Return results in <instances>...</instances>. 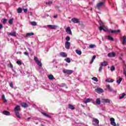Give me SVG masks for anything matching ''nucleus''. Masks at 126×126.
<instances>
[{"label":"nucleus","mask_w":126,"mask_h":126,"mask_svg":"<svg viewBox=\"0 0 126 126\" xmlns=\"http://www.w3.org/2000/svg\"><path fill=\"white\" fill-rule=\"evenodd\" d=\"M106 38L109 40V41H114V38L113 37L110 36V35H107L106 36Z\"/></svg>","instance_id":"nucleus-26"},{"label":"nucleus","mask_w":126,"mask_h":126,"mask_svg":"<svg viewBox=\"0 0 126 126\" xmlns=\"http://www.w3.org/2000/svg\"><path fill=\"white\" fill-rule=\"evenodd\" d=\"M121 41H122V45H126V36L124 35L121 37Z\"/></svg>","instance_id":"nucleus-11"},{"label":"nucleus","mask_w":126,"mask_h":126,"mask_svg":"<svg viewBox=\"0 0 126 126\" xmlns=\"http://www.w3.org/2000/svg\"><path fill=\"white\" fill-rule=\"evenodd\" d=\"M92 80H94V81H96V82H98V79L97 78L94 77L92 78Z\"/></svg>","instance_id":"nucleus-40"},{"label":"nucleus","mask_w":126,"mask_h":126,"mask_svg":"<svg viewBox=\"0 0 126 126\" xmlns=\"http://www.w3.org/2000/svg\"><path fill=\"white\" fill-rule=\"evenodd\" d=\"M126 94L125 93H123L122 96L119 97V99L122 100V99H124L125 98V96H126Z\"/></svg>","instance_id":"nucleus-30"},{"label":"nucleus","mask_w":126,"mask_h":126,"mask_svg":"<svg viewBox=\"0 0 126 126\" xmlns=\"http://www.w3.org/2000/svg\"><path fill=\"white\" fill-rule=\"evenodd\" d=\"M58 17V15H56L54 16V18H57Z\"/></svg>","instance_id":"nucleus-52"},{"label":"nucleus","mask_w":126,"mask_h":126,"mask_svg":"<svg viewBox=\"0 0 126 126\" xmlns=\"http://www.w3.org/2000/svg\"><path fill=\"white\" fill-rule=\"evenodd\" d=\"M122 80H123V78H120L119 80H117L116 82L118 84H121V82H122Z\"/></svg>","instance_id":"nucleus-32"},{"label":"nucleus","mask_w":126,"mask_h":126,"mask_svg":"<svg viewBox=\"0 0 126 126\" xmlns=\"http://www.w3.org/2000/svg\"><path fill=\"white\" fill-rule=\"evenodd\" d=\"M65 32H66L67 34H68L69 35H72V32H71V29H70V27H68L65 29Z\"/></svg>","instance_id":"nucleus-9"},{"label":"nucleus","mask_w":126,"mask_h":126,"mask_svg":"<svg viewBox=\"0 0 126 126\" xmlns=\"http://www.w3.org/2000/svg\"><path fill=\"white\" fill-rule=\"evenodd\" d=\"M7 21V20H6V19H4L3 20V23H4V24H5V23H6V22Z\"/></svg>","instance_id":"nucleus-46"},{"label":"nucleus","mask_w":126,"mask_h":126,"mask_svg":"<svg viewBox=\"0 0 126 126\" xmlns=\"http://www.w3.org/2000/svg\"><path fill=\"white\" fill-rule=\"evenodd\" d=\"M104 5H105V2H100L99 3H98L96 5V8H97V9H100L101 8V7H103V6H104Z\"/></svg>","instance_id":"nucleus-3"},{"label":"nucleus","mask_w":126,"mask_h":126,"mask_svg":"<svg viewBox=\"0 0 126 126\" xmlns=\"http://www.w3.org/2000/svg\"><path fill=\"white\" fill-rule=\"evenodd\" d=\"M95 91L97 93H102V92H103V89L98 88L95 90Z\"/></svg>","instance_id":"nucleus-18"},{"label":"nucleus","mask_w":126,"mask_h":126,"mask_svg":"<svg viewBox=\"0 0 126 126\" xmlns=\"http://www.w3.org/2000/svg\"><path fill=\"white\" fill-rule=\"evenodd\" d=\"M64 61H65V62H66V63H70V62H71L70 58H69L65 59Z\"/></svg>","instance_id":"nucleus-35"},{"label":"nucleus","mask_w":126,"mask_h":126,"mask_svg":"<svg viewBox=\"0 0 126 126\" xmlns=\"http://www.w3.org/2000/svg\"><path fill=\"white\" fill-rule=\"evenodd\" d=\"M28 50H29V51H30V52H31V51H32L31 48H28Z\"/></svg>","instance_id":"nucleus-55"},{"label":"nucleus","mask_w":126,"mask_h":126,"mask_svg":"<svg viewBox=\"0 0 126 126\" xmlns=\"http://www.w3.org/2000/svg\"><path fill=\"white\" fill-rule=\"evenodd\" d=\"M47 27H49L50 28V29H57V28L58 27L56 25H47Z\"/></svg>","instance_id":"nucleus-16"},{"label":"nucleus","mask_w":126,"mask_h":126,"mask_svg":"<svg viewBox=\"0 0 126 126\" xmlns=\"http://www.w3.org/2000/svg\"><path fill=\"white\" fill-rule=\"evenodd\" d=\"M55 62H56V59H54L53 61V63H55Z\"/></svg>","instance_id":"nucleus-56"},{"label":"nucleus","mask_w":126,"mask_h":126,"mask_svg":"<svg viewBox=\"0 0 126 126\" xmlns=\"http://www.w3.org/2000/svg\"><path fill=\"white\" fill-rule=\"evenodd\" d=\"M24 54L25 55V56H29L28 52H25L24 53Z\"/></svg>","instance_id":"nucleus-50"},{"label":"nucleus","mask_w":126,"mask_h":126,"mask_svg":"<svg viewBox=\"0 0 126 126\" xmlns=\"http://www.w3.org/2000/svg\"><path fill=\"white\" fill-rule=\"evenodd\" d=\"M4 100V103H5V102H7V100H6V99H3Z\"/></svg>","instance_id":"nucleus-53"},{"label":"nucleus","mask_w":126,"mask_h":126,"mask_svg":"<svg viewBox=\"0 0 126 126\" xmlns=\"http://www.w3.org/2000/svg\"><path fill=\"white\" fill-rule=\"evenodd\" d=\"M14 111L15 112L16 117H17V118H18V119H21V116H20V114L19 113L20 112V111H21L20 106H16V107L14 108Z\"/></svg>","instance_id":"nucleus-1"},{"label":"nucleus","mask_w":126,"mask_h":126,"mask_svg":"<svg viewBox=\"0 0 126 126\" xmlns=\"http://www.w3.org/2000/svg\"><path fill=\"white\" fill-rule=\"evenodd\" d=\"M48 77L50 80H53V79H55V77L52 74H50L48 76Z\"/></svg>","instance_id":"nucleus-25"},{"label":"nucleus","mask_w":126,"mask_h":126,"mask_svg":"<svg viewBox=\"0 0 126 126\" xmlns=\"http://www.w3.org/2000/svg\"><path fill=\"white\" fill-rule=\"evenodd\" d=\"M100 65H101V66H107V65H108V62L106 61L102 62L100 63Z\"/></svg>","instance_id":"nucleus-19"},{"label":"nucleus","mask_w":126,"mask_h":126,"mask_svg":"<svg viewBox=\"0 0 126 126\" xmlns=\"http://www.w3.org/2000/svg\"><path fill=\"white\" fill-rule=\"evenodd\" d=\"M3 27L2 25L0 24V29H2Z\"/></svg>","instance_id":"nucleus-51"},{"label":"nucleus","mask_w":126,"mask_h":126,"mask_svg":"<svg viewBox=\"0 0 126 126\" xmlns=\"http://www.w3.org/2000/svg\"><path fill=\"white\" fill-rule=\"evenodd\" d=\"M13 23V19H11L8 21L9 24H12Z\"/></svg>","instance_id":"nucleus-39"},{"label":"nucleus","mask_w":126,"mask_h":126,"mask_svg":"<svg viewBox=\"0 0 126 126\" xmlns=\"http://www.w3.org/2000/svg\"><path fill=\"white\" fill-rule=\"evenodd\" d=\"M10 66H11V67H12V64H10Z\"/></svg>","instance_id":"nucleus-57"},{"label":"nucleus","mask_w":126,"mask_h":126,"mask_svg":"<svg viewBox=\"0 0 126 126\" xmlns=\"http://www.w3.org/2000/svg\"><path fill=\"white\" fill-rule=\"evenodd\" d=\"M30 119H31L30 117L28 118V120H30Z\"/></svg>","instance_id":"nucleus-58"},{"label":"nucleus","mask_w":126,"mask_h":126,"mask_svg":"<svg viewBox=\"0 0 126 126\" xmlns=\"http://www.w3.org/2000/svg\"><path fill=\"white\" fill-rule=\"evenodd\" d=\"M108 57H109L110 58H114L116 57V53L114 52L108 53Z\"/></svg>","instance_id":"nucleus-15"},{"label":"nucleus","mask_w":126,"mask_h":126,"mask_svg":"<svg viewBox=\"0 0 126 126\" xmlns=\"http://www.w3.org/2000/svg\"><path fill=\"white\" fill-rule=\"evenodd\" d=\"M71 21L73 23H79V20L76 18H73L71 19Z\"/></svg>","instance_id":"nucleus-14"},{"label":"nucleus","mask_w":126,"mask_h":126,"mask_svg":"<svg viewBox=\"0 0 126 126\" xmlns=\"http://www.w3.org/2000/svg\"><path fill=\"white\" fill-rule=\"evenodd\" d=\"M17 10L18 13H21V12H22V8L20 7L18 8Z\"/></svg>","instance_id":"nucleus-34"},{"label":"nucleus","mask_w":126,"mask_h":126,"mask_svg":"<svg viewBox=\"0 0 126 126\" xmlns=\"http://www.w3.org/2000/svg\"><path fill=\"white\" fill-rule=\"evenodd\" d=\"M2 114L5 116H9L10 115V113L7 111H3Z\"/></svg>","instance_id":"nucleus-21"},{"label":"nucleus","mask_w":126,"mask_h":126,"mask_svg":"<svg viewBox=\"0 0 126 126\" xmlns=\"http://www.w3.org/2000/svg\"><path fill=\"white\" fill-rule=\"evenodd\" d=\"M60 55L63 58H66V57H67V54L64 52H61Z\"/></svg>","instance_id":"nucleus-17"},{"label":"nucleus","mask_w":126,"mask_h":126,"mask_svg":"<svg viewBox=\"0 0 126 126\" xmlns=\"http://www.w3.org/2000/svg\"><path fill=\"white\" fill-rule=\"evenodd\" d=\"M15 0V1H17V0Z\"/></svg>","instance_id":"nucleus-59"},{"label":"nucleus","mask_w":126,"mask_h":126,"mask_svg":"<svg viewBox=\"0 0 126 126\" xmlns=\"http://www.w3.org/2000/svg\"><path fill=\"white\" fill-rule=\"evenodd\" d=\"M31 24H32V26H36V25H37V23H36V22H31Z\"/></svg>","instance_id":"nucleus-38"},{"label":"nucleus","mask_w":126,"mask_h":126,"mask_svg":"<svg viewBox=\"0 0 126 126\" xmlns=\"http://www.w3.org/2000/svg\"><path fill=\"white\" fill-rule=\"evenodd\" d=\"M34 60L37 63V65H38L39 69H42V63H41V61H39V59H38L37 57H34Z\"/></svg>","instance_id":"nucleus-2"},{"label":"nucleus","mask_w":126,"mask_h":126,"mask_svg":"<svg viewBox=\"0 0 126 126\" xmlns=\"http://www.w3.org/2000/svg\"><path fill=\"white\" fill-rule=\"evenodd\" d=\"M102 69H103V66L100 65V66L99 67V68L98 69L99 72H101V71H102Z\"/></svg>","instance_id":"nucleus-42"},{"label":"nucleus","mask_w":126,"mask_h":126,"mask_svg":"<svg viewBox=\"0 0 126 126\" xmlns=\"http://www.w3.org/2000/svg\"><path fill=\"white\" fill-rule=\"evenodd\" d=\"M115 69H116V68H115L114 66H112L111 68L110 69L111 71H114V70H115Z\"/></svg>","instance_id":"nucleus-44"},{"label":"nucleus","mask_w":126,"mask_h":126,"mask_svg":"<svg viewBox=\"0 0 126 126\" xmlns=\"http://www.w3.org/2000/svg\"><path fill=\"white\" fill-rule=\"evenodd\" d=\"M24 10V12H25V13H26L27 12V11H28V10L27 9H23Z\"/></svg>","instance_id":"nucleus-49"},{"label":"nucleus","mask_w":126,"mask_h":126,"mask_svg":"<svg viewBox=\"0 0 126 126\" xmlns=\"http://www.w3.org/2000/svg\"><path fill=\"white\" fill-rule=\"evenodd\" d=\"M94 47H95V45L94 44H91L90 45V49H93V48H94Z\"/></svg>","instance_id":"nucleus-45"},{"label":"nucleus","mask_w":126,"mask_h":126,"mask_svg":"<svg viewBox=\"0 0 126 126\" xmlns=\"http://www.w3.org/2000/svg\"><path fill=\"white\" fill-rule=\"evenodd\" d=\"M22 107H23V108H27L28 107V104L26 103V102H22L21 103Z\"/></svg>","instance_id":"nucleus-20"},{"label":"nucleus","mask_w":126,"mask_h":126,"mask_svg":"<svg viewBox=\"0 0 126 126\" xmlns=\"http://www.w3.org/2000/svg\"><path fill=\"white\" fill-rule=\"evenodd\" d=\"M93 125L95 126H99V120L96 118H94V120L92 121Z\"/></svg>","instance_id":"nucleus-4"},{"label":"nucleus","mask_w":126,"mask_h":126,"mask_svg":"<svg viewBox=\"0 0 126 126\" xmlns=\"http://www.w3.org/2000/svg\"><path fill=\"white\" fill-rule=\"evenodd\" d=\"M101 101L102 103H107L108 104L111 103V100L108 98H102Z\"/></svg>","instance_id":"nucleus-12"},{"label":"nucleus","mask_w":126,"mask_h":126,"mask_svg":"<svg viewBox=\"0 0 126 126\" xmlns=\"http://www.w3.org/2000/svg\"><path fill=\"white\" fill-rule=\"evenodd\" d=\"M63 72L66 74L70 75L73 72V71L72 70H68L65 69L63 70Z\"/></svg>","instance_id":"nucleus-5"},{"label":"nucleus","mask_w":126,"mask_h":126,"mask_svg":"<svg viewBox=\"0 0 126 126\" xmlns=\"http://www.w3.org/2000/svg\"><path fill=\"white\" fill-rule=\"evenodd\" d=\"M106 88L108 89L110 92H113V93H117V91H114V90H113V89L112 88V87H111V86H110V85H107Z\"/></svg>","instance_id":"nucleus-6"},{"label":"nucleus","mask_w":126,"mask_h":126,"mask_svg":"<svg viewBox=\"0 0 126 126\" xmlns=\"http://www.w3.org/2000/svg\"><path fill=\"white\" fill-rule=\"evenodd\" d=\"M46 4H47V5H50L51 4H53V1H49L48 2H46Z\"/></svg>","instance_id":"nucleus-37"},{"label":"nucleus","mask_w":126,"mask_h":126,"mask_svg":"<svg viewBox=\"0 0 126 126\" xmlns=\"http://www.w3.org/2000/svg\"><path fill=\"white\" fill-rule=\"evenodd\" d=\"M111 33H114V34H117V33H120V32H121V31L120 30H113V31H111Z\"/></svg>","instance_id":"nucleus-24"},{"label":"nucleus","mask_w":126,"mask_h":126,"mask_svg":"<svg viewBox=\"0 0 126 126\" xmlns=\"http://www.w3.org/2000/svg\"><path fill=\"white\" fill-rule=\"evenodd\" d=\"M99 29L100 31H101L102 30H103V31H105V32L108 31V28H107L104 25H101L100 27L99 28Z\"/></svg>","instance_id":"nucleus-7"},{"label":"nucleus","mask_w":126,"mask_h":126,"mask_svg":"<svg viewBox=\"0 0 126 126\" xmlns=\"http://www.w3.org/2000/svg\"><path fill=\"white\" fill-rule=\"evenodd\" d=\"M8 36H12V37H16V32L14 31L11 32H7Z\"/></svg>","instance_id":"nucleus-8"},{"label":"nucleus","mask_w":126,"mask_h":126,"mask_svg":"<svg viewBox=\"0 0 126 126\" xmlns=\"http://www.w3.org/2000/svg\"><path fill=\"white\" fill-rule=\"evenodd\" d=\"M70 47V42H69L68 41H66L65 42V49H67V50H68V49H69Z\"/></svg>","instance_id":"nucleus-13"},{"label":"nucleus","mask_w":126,"mask_h":126,"mask_svg":"<svg viewBox=\"0 0 126 126\" xmlns=\"http://www.w3.org/2000/svg\"><path fill=\"white\" fill-rule=\"evenodd\" d=\"M75 52L76 53V54H77V55H79V56H80V55H81L82 54V52L79 50H76Z\"/></svg>","instance_id":"nucleus-27"},{"label":"nucleus","mask_w":126,"mask_h":126,"mask_svg":"<svg viewBox=\"0 0 126 126\" xmlns=\"http://www.w3.org/2000/svg\"><path fill=\"white\" fill-rule=\"evenodd\" d=\"M16 63L19 65H21V64H22V62H21L20 61H18Z\"/></svg>","instance_id":"nucleus-41"},{"label":"nucleus","mask_w":126,"mask_h":126,"mask_svg":"<svg viewBox=\"0 0 126 126\" xmlns=\"http://www.w3.org/2000/svg\"><path fill=\"white\" fill-rule=\"evenodd\" d=\"M93 0V1H95V0Z\"/></svg>","instance_id":"nucleus-60"},{"label":"nucleus","mask_w":126,"mask_h":126,"mask_svg":"<svg viewBox=\"0 0 126 126\" xmlns=\"http://www.w3.org/2000/svg\"><path fill=\"white\" fill-rule=\"evenodd\" d=\"M10 87H11V88H13V83H10Z\"/></svg>","instance_id":"nucleus-48"},{"label":"nucleus","mask_w":126,"mask_h":126,"mask_svg":"<svg viewBox=\"0 0 126 126\" xmlns=\"http://www.w3.org/2000/svg\"><path fill=\"white\" fill-rule=\"evenodd\" d=\"M110 124L112 126H117V124H116V122H115V119L114 118H111L110 119Z\"/></svg>","instance_id":"nucleus-10"},{"label":"nucleus","mask_w":126,"mask_h":126,"mask_svg":"<svg viewBox=\"0 0 126 126\" xmlns=\"http://www.w3.org/2000/svg\"><path fill=\"white\" fill-rule=\"evenodd\" d=\"M42 114L43 116H45V117H47V118H51V116L47 114L46 113H42Z\"/></svg>","instance_id":"nucleus-36"},{"label":"nucleus","mask_w":126,"mask_h":126,"mask_svg":"<svg viewBox=\"0 0 126 126\" xmlns=\"http://www.w3.org/2000/svg\"><path fill=\"white\" fill-rule=\"evenodd\" d=\"M68 108L70 109V110H74L75 109V107H74V106L72 105V104H69Z\"/></svg>","instance_id":"nucleus-22"},{"label":"nucleus","mask_w":126,"mask_h":126,"mask_svg":"<svg viewBox=\"0 0 126 126\" xmlns=\"http://www.w3.org/2000/svg\"><path fill=\"white\" fill-rule=\"evenodd\" d=\"M96 104L100 105L101 104V99L100 98H97L95 100Z\"/></svg>","instance_id":"nucleus-23"},{"label":"nucleus","mask_w":126,"mask_h":126,"mask_svg":"<svg viewBox=\"0 0 126 126\" xmlns=\"http://www.w3.org/2000/svg\"><path fill=\"white\" fill-rule=\"evenodd\" d=\"M17 54H19L20 55H21L22 53L21 52H17Z\"/></svg>","instance_id":"nucleus-54"},{"label":"nucleus","mask_w":126,"mask_h":126,"mask_svg":"<svg viewBox=\"0 0 126 126\" xmlns=\"http://www.w3.org/2000/svg\"><path fill=\"white\" fill-rule=\"evenodd\" d=\"M1 99L2 100H4V99H5V96L4 95V94L2 95Z\"/></svg>","instance_id":"nucleus-47"},{"label":"nucleus","mask_w":126,"mask_h":126,"mask_svg":"<svg viewBox=\"0 0 126 126\" xmlns=\"http://www.w3.org/2000/svg\"><path fill=\"white\" fill-rule=\"evenodd\" d=\"M34 35V33L33 32H30L27 33L26 34L27 37H28V36H33Z\"/></svg>","instance_id":"nucleus-33"},{"label":"nucleus","mask_w":126,"mask_h":126,"mask_svg":"<svg viewBox=\"0 0 126 126\" xmlns=\"http://www.w3.org/2000/svg\"><path fill=\"white\" fill-rule=\"evenodd\" d=\"M65 39L66 42H68V41L70 40V37L69 36H66Z\"/></svg>","instance_id":"nucleus-43"},{"label":"nucleus","mask_w":126,"mask_h":126,"mask_svg":"<svg viewBox=\"0 0 126 126\" xmlns=\"http://www.w3.org/2000/svg\"><path fill=\"white\" fill-rule=\"evenodd\" d=\"M90 102H91V99L90 98H87L84 102L85 104H87V103H90Z\"/></svg>","instance_id":"nucleus-28"},{"label":"nucleus","mask_w":126,"mask_h":126,"mask_svg":"<svg viewBox=\"0 0 126 126\" xmlns=\"http://www.w3.org/2000/svg\"><path fill=\"white\" fill-rule=\"evenodd\" d=\"M106 82H114V80L113 79H107L105 80Z\"/></svg>","instance_id":"nucleus-29"},{"label":"nucleus","mask_w":126,"mask_h":126,"mask_svg":"<svg viewBox=\"0 0 126 126\" xmlns=\"http://www.w3.org/2000/svg\"><path fill=\"white\" fill-rule=\"evenodd\" d=\"M44 27H46V26H44Z\"/></svg>","instance_id":"nucleus-61"},{"label":"nucleus","mask_w":126,"mask_h":126,"mask_svg":"<svg viewBox=\"0 0 126 126\" xmlns=\"http://www.w3.org/2000/svg\"><path fill=\"white\" fill-rule=\"evenodd\" d=\"M95 59H96V56L94 55L93 56V58L92 59L90 63H93V62H94V60H95Z\"/></svg>","instance_id":"nucleus-31"}]
</instances>
